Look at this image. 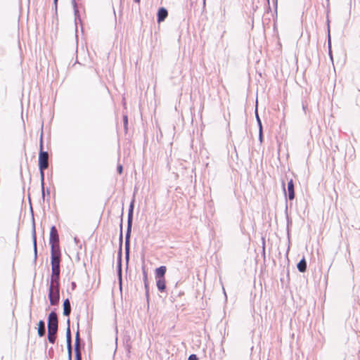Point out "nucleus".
Instances as JSON below:
<instances>
[{"label":"nucleus","instance_id":"dca6fc26","mask_svg":"<svg viewBox=\"0 0 360 360\" xmlns=\"http://www.w3.org/2000/svg\"><path fill=\"white\" fill-rule=\"evenodd\" d=\"M132 207H133V206L131 205V210H130V213H131V212H132Z\"/></svg>","mask_w":360,"mask_h":360},{"label":"nucleus","instance_id":"39448f33","mask_svg":"<svg viewBox=\"0 0 360 360\" xmlns=\"http://www.w3.org/2000/svg\"><path fill=\"white\" fill-rule=\"evenodd\" d=\"M167 15H168V13L165 8H160L158 11V22L163 21L167 18Z\"/></svg>","mask_w":360,"mask_h":360},{"label":"nucleus","instance_id":"423d86ee","mask_svg":"<svg viewBox=\"0 0 360 360\" xmlns=\"http://www.w3.org/2000/svg\"><path fill=\"white\" fill-rule=\"evenodd\" d=\"M288 191L289 194V199L292 200L295 198V191H294V184L293 181L291 179L288 183Z\"/></svg>","mask_w":360,"mask_h":360},{"label":"nucleus","instance_id":"9d476101","mask_svg":"<svg viewBox=\"0 0 360 360\" xmlns=\"http://www.w3.org/2000/svg\"><path fill=\"white\" fill-rule=\"evenodd\" d=\"M297 269L300 272H304L307 269V263L304 259H302L297 264Z\"/></svg>","mask_w":360,"mask_h":360},{"label":"nucleus","instance_id":"f8f14e48","mask_svg":"<svg viewBox=\"0 0 360 360\" xmlns=\"http://www.w3.org/2000/svg\"><path fill=\"white\" fill-rule=\"evenodd\" d=\"M75 352H76V360H82L81 354H80V351H79V345H77L76 346Z\"/></svg>","mask_w":360,"mask_h":360},{"label":"nucleus","instance_id":"4468645a","mask_svg":"<svg viewBox=\"0 0 360 360\" xmlns=\"http://www.w3.org/2000/svg\"><path fill=\"white\" fill-rule=\"evenodd\" d=\"M117 170H118V172H119L120 174H122V165H119V166L117 167Z\"/></svg>","mask_w":360,"mask_h":360},{"label":"nucleus","instance_id":"2eb2a0df","mask_svg":"<svg viewBox=\"0 0 360 360\" xmlns=\"http://www.w3.org/2000/svg\"><path fill=\"white\" fill-rule=\"evenodd\" d=\"M136 3L139 4L141 0H134Z\"/></svg>","mask_w":360,"mask_h":360},{"label":"nucleus","instance_id":"ddd939ff","mask_svg":"<svg viewBox=\"0 0 360 360\" xmlns=\"http://www.w3.org/2000/svg\"><path fill=\"white\" fill-rule=\"evenodd\" d=\"M188 360H198L195 354H192L189 356Z\"/></svg>","mask_w":360,"mask_h":360},{"label":"nucleus","instance_id":"7ed1b4c3","mask_svg":"<svg viewBox=\"0 0 360 360\" xmlns=\"http://www.w3.org/2000/svg\"><path fill=\"white\" fill-rule=\"evenodd\" d=\"M48 153L46 152L41 151L39 156V167L42 176H44V171L48 168Z\"/></svg>","mask_w":360,"mask_h":360},{"label":"nucleus","instance_id":"9b49d317","mask_svg":"<svg viewBox=\"0 0 360 360\" xmlns=\"http://www.w3.org/2000/svg\"><path fill=\"white\" fill-rule=\"evenodd\" d=\"M67 341H68L69 354L70 355V354H71V334H70V330L69 328L68 329V332H67Z\"/></svg>","mask_w":360,"mask_h":360},{"label":"nucleus","instance_id":"1a4fd4ad","mask_svg":"<svg viewBox=\"0 0 360 360\" xmlns=\"http://www.w3.org/2000/svg\"><path fill=\"white\" fill-rule=\"evenodd\" d=\"M38 334L42 337L45 334V324L43 321H40L38 324Z\"/></svg>","mask_w":360,"mask_h":360},{"label":"nucleus","instance_id":"f257e3e1","mask_svg":"<svg viewBox=\"0 0 360 360\" xmlns=\"http://www.w3.org/2000/svg\"><path fill=\"white\" fill-rule=\"evenodd\" d=\"M49 243L51 246V276L49 288V299L51 305L58 304L60 299V250L57 229L52 226L50 231Z\"/></svg>","mask_w":360,"mask_h":360},{"label":"nucleus","instance_id":"20e7f679","mask_svg":"<svg viewBox=\"0 0 360 360\" xmlns=\"http://www.w3.org/2000/svg\"><path fill=\"white\" fill-rule=\"evenodd\" d=\"M167 268L165 266H162L155 270V278L156 279H161L162 278H165V274L166 273Z\"/></svg>","mask_w":360,"mask_h":360},{"label":"nucleus","instance_id":"0eeeda50","mask_svg":"<svg viewBox=\"0 0 360 360\" xmlns=\"http://www.w3.org/2000/svg\"><path fill=\"white\" fill-rule=\"evenodd\" d=\"M71 311L70 303L68 299H66L63 302V314L68 316Z\"/></svg>","mask_w":360,"mask_h":360},{"label":"nucleus","instance_id":"f03ea898","mask_svg":"<svg viewBox=\"0 0 360 360\" xmlns=\"http://www.w3.org/2000/svg\"><path fill=\"white\" fill-rule=\"evenodd\" d=\"M58 330V318L55 312L50 313L48 322V339L53 344L56 339V333Z\"/></svg>","mask_w":360,"mask_h":360},{"label":"nucleus","instance_id":"6e6552de","mask_svg":"<svg viewBox=\"0 0 360 360\" xmlns=\"http://www.w3.org/2000/svg\"><path fill=\"white\" fill-rule=\"evenodd\" d=\"M156 280H157V287H158V290L160 291H164L166 288L165 278H162L161 279H156Z\"/></svg>","mask_w":360,"mask_h":360}]
</instances>
